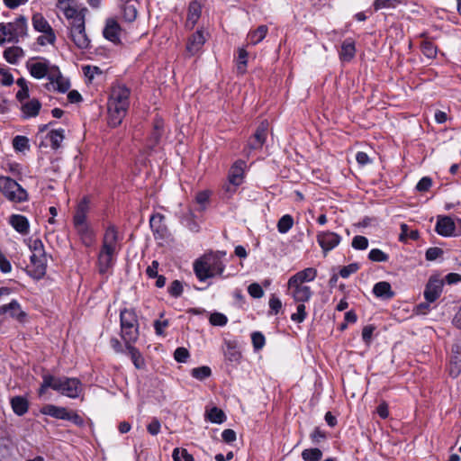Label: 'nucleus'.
<instances>
[{"instance_id":"51","label":"nucleus","mask_w":461,"mask_h":461,"mask_svg":"<svg viewBox=\"0 0 461 461\" xmlns=\"http://www.w3.org/2000/svg\"><path fill=\"white\" fill-rule=\"evenodd\" d=\"M368 258L374 262H385L389 257L379 249H373L369 251Z\"/></svg>"},{"instance_id":"42","label":"nucleus","mask_w":461,"mask_h":461,"mask_svg":"<svg viewBox=\"0 0 461 461\" xmlns=\"http://www.w3.org/2000/svg\"><path fill=\"white\" fill-rule=\"evenodd\" d=\"M207 418L211 422L217 424L222 423L226 419L224 412L217 407H212L207 411Z\"/></svg>"},{"instance_id":"9","label":"nucleus","mask_w":461,"mask_h":461,"mask_svg":"<svg viewBox=\"0 0 461 461\" xmlns=\"http://www.w3.org/2000/svg\"><path fill=\"white\" fill-rule=\"evenodd\" d=\"M28 314L25 312L20 303L13 299L10 303L0 306V325L5 322L7 318L24 323L27 321Z\"/></svg>"},{"instance_id":"47","label":"nucleus","mask_w":461,"mask_h":461,"mask_svg":"<svg viewBox=\"0 0 461 461\" xmlns=\"http://www.w3.org/2000/svg\"><path fill=\"white\" fill-rule=\"evenodd\" d=\"M172 457L174 461H194L193 456L185 448L176 447L173 450Z\"/></svg>"},{"instance_id":"12","label":"nucleus","mask_w":461,"mask_h":461,"mask_svg":"<svg viewBox=\"0 0 461 461\" xmlns=\"http://www.w3.org/2000/svg\"><path fill=\"white\" fill-rule=\"evenodd\" d=\"M267 130H268V122L267 120H265L260 122V124L258 126L253 137L249 140L247 147L245 149V152L247 153V155H249V153L252 150H257L263 147V145L267 140Z\"/></svg>"},{"instance_id":"55","label":"nucleus","mask_w":461,"mask_h":461,"mask_svg":"<svg viewBox=\"0 0 461 461\" xmlns=\"http://www.w3.org/2000/svg\"><path fill=\"white\" fill-rule=\"evenodd\" d=\"M251 340L255 350L263 348L266 343L265 336L259 331L252 333Z\"/></svg>"},{"instance_id":"57","label":"nucleus","mask_w":461,"mask_h":461,"mask_svg":"<svg viewBox=\"0 0 461 461\" xmlns=\"http://www.w3.org/2000/svg\"><path fill=\"white\" fill-rule=\"evenodd\" d=\"M352 247L358 250L366 249L368 247V240L365 236L357 235L352 240Z\"/></svg>"},{"instance_id":"33","label":"nucleus","mask_w":461,"mask_h":461,"mask_svg":"<svg viewBox=\"0 0 461 461\" xmlns=\"http://www.w3.org/2000/svg\"><path fill=\"white\" fill-rule=\"evenodd\" d=\"M267 32L268 28L267 25H260L256 30L250 32L247 37L248 45H257L261 42L267 36Z\"/></svg>"},{"instance_id":"40","label":"nucleus","mask_w":461,"mask_h":461,"mask_svg":"<svg viewBox=\"0 0 461 461\" xmlns=\"http://www.w3.org/2000/svg\"><path fill=\"white\" fill-rule=\"evenodd\" d=\"M163 132V122L161 120H156L154 122L153 131L149 137V148H154L159 141Z\"/></svg>"},{"instance_id":"53","label":"nucleus","mask_w":461,"mask_h":461,"mask_svg":"<svg viewBox=\"0 0 461 461\" xmlns=\"http://www.w3.org/2000/svg\"><path fill=\"white\" fill-rule=\"evenodd\" d=\"M167 291L172 297L177 298L183 294V284L179 280H174L168 286Z\"/></svg>"},{"instance_id":"34","label":"nucleus","mask_w":461,"mask_h":461,"mask_svg":"<svg viewBox=\"0 0 461 461\" xmlns=\"http://www.w3.org/2000/svg\"><path fill=\"white\" fill-rule=\"evenodd\" d=\"M132 344L133 343H125L126 349L128 351V354H129L134 366L137 369H142L145 366L144 358L141 356L139 349L136 348Z\"/></svg>"},{"instance_id":"59","label":"nucleus","mask_w":461,"mask_h":461,"mask_svg":"<svg viewBox=\"0 0 461 461\" xmlns=\"http://www.w3.org/2000/svg\"><path fill=\"white\" fill-rule=\"evenodd\" d=\"M0 83L3 86H9L14 83V77L8 70L0 65Z\"/></svg>"},{"instance_id":"16","label":"nucleus","mask_w":461,"mask_h":461,"mask_svg":"<svg viewBox=\"0 0 461 461\" xmlns=\"http://www.w3.org/2000/svg\"><path fill=\"white\" fill-rule=\"evenodd\" d=\"M317 241L323 252L326 254L340 243L341 237L332 231H320L317 234Z\"/></svg>"},{"instance_id":"10","label":"nucleus","mask_w":461,"mask_h":461,"mask_svg":"<svg viewBox=\"0 0 461 461\" xmlns=\"http://www.w3.org/2000/svg\"><path fill=\"white\" fill-rule=\"evenodd\" d=\"M68 28L69 38L78 49L86 50L90 47L91 41L86 32L85 22L79 19L76 22V24Z\"/></svg>"},{"instance_id":"48","label":"nucleus","mask_w":461,"mask_h":461,"mask_svg":"<svg viewBox=\"0 0 461 461\" xmlns=\"http://www.w3.org/2000/svg\"><path fill=\"white\" fill-rule=\"evenodd\" d=\"M422 53L429 59H434L437 56V47L429 41H423L420 45Z\"/></svg>"},{"instance_id":"63","label":"nucleus","mask_w":461,"mask_h":461,"mask_svg":"<svg viewBox=\"0 0 461 461\" xmlns=\"http://www.w3.org/2000/svg\"><path fill=\"white\" fill-rule=\"evenodd\" d=\"M268 304L271 310V313L276 315L279 313L282 308V302L278 297H276L275 294H272V296L269 299Z\"/></svg>"},{"instance_id":"64","label":"nucleus","mask_w":461,"mask_h":461,"mask_svg":"<svg viewBox=\"0 0 461 461\" xmlns=\"http://www.w3.org/2000/svg\"><path fill=\"white\" fill-rule=\"evenodd\" d=\"M432 185V179L429 176H423L417 184L416 189L419 192H426Z\"/></svg>"},{"instance_id":"13","label":"nucleus","mask_w":461,"mask_h":461,"mask_svg":"<svg viewBox=\"0 0 461 461\" xmlns=\"http://www.w3.org/2000/svg\"><path fill=\"white\" fill-rule=\"evenodd\" d=\"M49 83L45 85L48 90H55L60 93H66L70 87V82L64 77L57 66H53L52 72L50 74Z\"/></svg>"},{"instance_id":"20","label":"nucleus","mask_w":461,"mask_h":461,"mask_svg":"<svg viewBox=\"0 0 461 461\" xmlns=\"http://www.w3.org/2000/svg\"><path fill=\"white\" fill-rule=\"evenodd\" d=\"M121 26L118 22L113 18H109L106 20L105 26L103 31L104 37L115 43L118 44L121 42Z\"/></svg>"},{"instance_id":"29","label":"nucleus","mask_w":461,"mask_h":461,"mask_svg":"<svg viewBox=\"0 0 461 461\" xmlns=\"http://www.w3.org/2000/svg\"><path fill=\"white\" fill-rule=\"evenodd\" d=\"M11 226L21 234H27L29 231V221L27 218L21 214H13L9 218Z\"/></svg>"},{"instance_id":"17","label":"nucleus","mask_w":461,"mask_h":461,"mask_svg":"<svg viewBox=\"0 0 461 461\" xmlns=\"http://www.w3.org/2000/svg\"><path fill=\"white\" fill-rule=\"evenodd\" d=\"M435 230L438 235L443 237L457 236V234L455 233V221L449 216H438Z\"/></svg>"},{"instance_id":"24","label":"nucleus","mask_w":461,"mask_h":461,"mask_svg":"<svg viewBox=\"0 0 461 461\" xmlns=\"http://www.w3.org/2000/svg\"><path fill=\"white\" fill-rule=\"evenodd\" d=\"M205 42V37L202 31H197L192 34L186 44V50L191 54H196L203 46Z\"/></svg>"},{"instance_id":"39","label":"nucleus","mask_w":461,"mask_h":461,"mask_svg":"<svg viewBox=\"0 0 461 461\" xmlns=\"http://www.w3.org/2000/svg\"><path fill=\"white\" fill-rule=\"evenodd\" d=\"M65 131L63 129L52 130L47 134V139L50 141L51 148L58 149L65 138Z\"/></svg>"},{"instance_id":"45","label":"nucleus","mask_w":461,"mask_h":461,"mask_svg":"<svg viewBox=\"0 0 461 461\" xmlns=\"http://www.w3.org/2000/svg\"><path fill=\"white\" fill-rule=\"evenodd\" d=\"M322 452L319 448H307L302 452V458L304 461H320Z\"/></svg>"},{"instance_id":"37","label":"nucleus","mask_w":461,"mask_h":461,"mask_svg":"<svg viewBox=\"0 0 461 461\" xmlns=\"http://www.w3.org/2000/svg\"><path fill=\"white\" fill-rule=\"evenodd\" d=\"M408 0H375L373 7L375 11L381 9L396 8L398 5H406Z\"/></svg>"},{"instance_id":"30","label":"nucleus","mask_w":461,"mask_h":461,"mask_svg":"<svg viewBox=\"0 0 461 461\" xmlns=\"http://www.w3.org/2000/svg\"><path fill=\"white\" fill-rule=\"evenodd\" d=\"M373 293L376 297L383 299H392L394 296L391 285L385 281L376 283L373 287Z\"/></svg>"},{"instance_id":"25","label":"nucleus","mask_w":461,"mask_h":461,"mask_svg":"<svg viewBox=\"0 0 461 461\" xmlns=\"http://www.w3.org/2000/svg\"><path fill=\"white\" fill-rule=\"evenodd\" d=\"M316 276L317 270L314 267H307L292 276L288 281L304 285V283L313 281Z\"/></svg>"},{"instance_id":"54","label":"nucleus","mask_w":461,"mask_h":461,"mask_svg":"<svg viewBox=\"0 0 461 461\" xmlns=\"http://www.w3.org/2000/svg\"><path fill=\"white\" fill-rule=\"evenodd\" d=\"M210 323L213 326H225L228 321V318L221 312H213L210 316Z\"/></svg>"},{"instance_id":"38","label":"nucleus","mask_w":461,"mask_h":461,"mask_svg":"<svg viewBox=\"0 0 461 461\" xmlns=\"http://www.w3.org/2000/svg\"><path fill=\"white\" fill-rule=\"evenodd\" d=\"M356 49L355 44L351 40L343 41L340 50V59L344 61H349L355 56Z\"/></svg>"},{"instance_id":"11","label":"nucleus","mask_w":461,"mask_h":461,"mask_svg":"<svg viewBox=\"0 0 461 461\" xmlns=\"http://www.w3.org/2000/svg\"><path fill=\"white\" fill-rule=\"evenodd\" d=\"M35 62L28 61L26 66L30 71L32 77L36 79H41L45 77L50 78V74L52 72V68L54 65H50V63L42 58H34Z\"/></svg>"},{"instance_id":"5","label":"nucleus","mask_w":461,"mask_h":461,"mask_svg":"<svg viewBox=\"0 0 461 461\" xmlns=\"http://www.w3.org/2000/svg\"><path fill=\"white\" fill-rule=\"evenodd\" d=\"M224 269L225 264L217 254H205L194 263V274L200 281L221 276Z\"/></svg>"},{"instance_id":"1","label":"nucleus","mask_w":461,"mask_h":461,"mask_svg":"<svg viewBox=\"0 0 461 461\" xmlns=\"http://www.w3.org/2000/svg\"><path fill=\"white\" fill-rule=\"evenodd\" d=\"M131 90L124 85L113 86L107 102L108 124L119 126L130 106Z\"/></svg>"},{"instance_id":"6","label":"nucleus","mask_w":461,"mask_h":461,"mask_svg":"<svg viewBox=\"0 0 461 461\" xmlns=\"http://www.w3.org/2000/svg\"><path fill=\"white\" fill-rule=\"evenodd\" d=\"M27 19L20 15L12 23H0V45L6 41L17 43L20 38L27 36Z\"/></svg>"},{"instance_id":"8","label":"nucleus","mask_w":461,"mask_h":461,"mask_svg":"<svg viewBox=\"0 0 461 461\" xmlns=\"http://www.w3.org/2000/svg\"><path fill=\"white\" fill-rule=\"evenodd\" d=\"M1 192L11 202L23 203L28 201L29 194L15 180L9 176H0Z\"/></svg>"},{"instance_id":"22","label":"nucleus","mask_w":461,"mask_h":461,"mask_svg":"<svg viewBox=\"0 0 461 461\" xmlns=\"http://www.w3.org/2000/svg\"><path fill=\"white\" fill-rule=\"evenodd\" d=\"M443 282L437 278H430L424 291V297L429 303L435 302L441 294Z\"/></svg>"},{"instance_id":"43","label":"nucleus","mask_w":461,"mask_h":461,"mask_svg":"<svg viewBox=\"0 0 461 461\" xmlns=\"http://www.w3.org/2000/svg\"><path fill=\"white\" fill-rule=\"evenodd\" d=\"M248 56L249 53L244 48H240L238 50L237 69L241 74L245 73L246 71Z\"/></svg>"},{"instance_id":"61","label":"nucleus","mask_w":461,"mask_h":461,"mask_svg":"<svg viewBox=\"0 0 461 461\" xmlns=\"http://www.w3.org/2000/svg\"><path fill=\"white\" fill-rule=\"evenodd\" d=\"M189 356L188 350L183 347L177 348L174 353V358L178 363H185Z\"/></svg>"},{"instance_id":"3","label":"nucleus","mask_w":461,"mask_h":461,"mask_svg":"<svg viewBox=\"0 0 461 461\" xmlns=\"http://www.w3.org/2000/svg\"><path fill=\"white\" fill-rule=\"evenodd\" d=\"M49 388L72 399L79 397L83 391L82 383L77 378L57 377L50 374H43L42 383L38 391L39 395L42 396Z\"/></svg>"},{"instance_id":"49","label":"nucleus","mask_w":461,"mask_h":461,"mask_svg":"<svg viewBox=\"0 0 461 461\" xmlns=\"http://www.w3.org/2000/svg\"><path fill=\"white\" fill-rule=\"evenodd\" d=\"M14 149L17 151H24L29 149V140L25 136L18 135L13 140Z\"/></svg>"},{"instance_id":"21","label":"nucleus","mask_w":461,"mask_h":461,"mask_svg":"<svg viewBox=\"0 0 461 461\" xmlns=\"http://www.w3.org/2000/svg\"><path fill=\"white\" fill-rule=\"evenodd\" d=\"M58 7L63 10V14L68 21V27L76 24V22L79 19L85 22L84 14L74 7L67 6V0H59Z\"/></svg>"},{"instance_id":"18","label":"nucleus","mask_w":461,"mask_h":461,"mask_svg":"<svg viewBox=\"0 0 461 461\" xmlns=\"http://www.w3.org/2000/svg\"><path fill=\"white\" fill-rule=\"evenodd\" d=\"M31 266L29 273L35 279H41L46 274L47 269V256L41 255L35 258L31 256Z\"/></svg>"},{"instance_id":"44","label":"nucleus","mask_w":461,"mask_h":461,"mask_svg":"<svg viewBox=\"0 0 461 461\" xmlns=\"http://www.w3.org/2000/svg\"><path fill=\"white\" fill-rule=\"evenodd\" d=\"M191 375L194 378H195L199 381H203V380L208 378L209 376H211L212 370L209 366H203L193 368L191 370Z\"/></svg>"},{"instance_id":"50","label":"nucleus","mask_w":461,"mask_h":461,"mask_svg":"<svg viewBox=\"0 0 461 461\" xmlns=\"http://www.w3.org/2000/svg\"><path fill=\"white\" fill-rule=\"evenodd\" d=\"M30 249L32 250V256L35 258H37V256L46 255L43 243L39 239L31 240Z\"/></svg>"},{"instance_id":"14","label":"nucleus","mask_w":461,"mask_h":461,"mask_svg":"<svg viewBox=\"0 0 461 461\" xmlns=\"http://www.w3.org/2000/svg\"><path fill=\"white\" fill-rule=\"evenodd\" d=\"M288 293L298 303L309 302L312 296V291L310 286L298 283L287 282Z\"/></svg>"},{"instance_id":"26","label":"nucleus","mask_w":461,"mask_h":461,"mask_svg":"<svg viewBox=\"0 0 461 461\" xmlns=\"http://www.w3.org/2000/svg\"><path fill=\"white\" fill-rule=\"evenodd\" d=\"M452 356L450 359L449 374L453 377H456L461 373V351L458 345L452 347Z\"/></svg>"},{"instance_id":"31","label":"nucleus","mask_w":461,"mask_h":461,"mask_svg":"<svg viewBox=\"0 0 461 461\" xmlns=\"http://www.w3.org/2000/svg\"><path fill=\"white\" fill-rule=\"evenodd\" d=\"M137 2L129 0L122 6V19L127 23H132L137 18Z\"/></svg>"},{"instance_id":"56","label":"nucleus","mask_w":461,"mask_h":461,"mask_svg":"<svg viewBox=\"0 0 461 461\" xmlns=\"http://www.w3.org/2000/svg\"><path fill=\"white\" fill-rule=\"evenodd\" d=\"M407 238H410L413 240H417L419 238V232L418 230H410L407 224L402 223L401 225V234H400V240H403Z\"/></svg>"},{"instance_id":"60","label":"nucleus","mask_w":461,"mask_h":461,"mask_svg":"<svg viewBox=\"0 0 461 461\" xmlns=\"http://www.w3.org/2000/svg\"><path fill=\"white\" fill-rule=\"evenodd\" d=\"M248 293L251 297L256 299H259L264 295V291L261 285L258 283L250 284L248 287Z\"/></svg>"},{"instance_id":"35","label":"nucleus","mask_w":461,"mask_h":461,"mask_svg":"<svg viewBox=\"0 0 461 461\" xmlns=\"http://www.w3.org/2000/svg\"><path fill=\"white\" fill-rule=\"evenodd\" d=\"M23 56V50L18 46H12L4 50V58L10 64H16Z\"/></svg>"},{"instance_id":"58","label":"nucleus","mask_w":461,"mask_h":461,"mask_svg":"<svg viewBox=\"0 0 461 461\" xmlns=\"http://www.w3.org/2000/svg\"><path fill=\"white\" fill-rule=\"evenodd\" d=\"M82 70L85 77L89 80H93L96 75H101L103 73L100 68L91 65L83 66Z\"/></svg>"},{"instance_id":"28","label":"nucleus","mask_w":461,"mask_h":461,"mask_svg":"<svg viewBox=\"0 0 461 461\" xmlns=\"http://www.w3.org/2000/svg\"><path fill=\"white\" fill-rule=\"evenodd\" d=\"M10 404L13 411L17 416H23L29 410V401L24 396L17 395L12 397Z\"/></svg>"},{"instance_id":"7","label":"nucleus","mask_w":461,"mask_h":461,"mask_svg":"<svg viewBox=\"0 0 461 461\" xmlns=\"http://www.w3.org/2000/svg\"><path fill=\"white\" fill-rule=\"evenodd\" d=\"M121 336L124 343H135L139 338V321L133 309H123L120 313Z\"/></svg>"},{"instance_id":"27","label":"nucleus","mask_w":461,"mask_h":461,"mask_svg":"<svg viewBox=\"0 0 461 461\" xmlns=\"http://www.w3.org/2000/svg\"><path fill=\"white\" fill-rule=\"evenodd\" d=\"M202 14V5L197 1H192L188 6L186 27L193 29Z\"/></svg>"},{"instance_id":"36","label":"nucleus","mask_w":461,"mask_h":461,"mask_svg":"<svg viewBox=\"0 0 461 461\" xmlns=\"http://www.w3.org/2000/svg\"><path fill=\"white\" fill-rule=\"evenodd\" d=\"M41 108V102L37 99H32L23 104L22 111L25 118H30L37 116Z\"/></svg>"},{"instance_id":"4","label":"nucleus","mask_w":461,"mask_h":461,"mask_svg":"<svg viewBox=\"0 0 461 461\" xmlns=\"http://www.w3.org/2000/svg\"><path fill=\"white\" fill-rule=\"evenodd\" d=\"M89 200L84 197L77 204L74 216L73 226L81 242L86 247H91L95 240V232L87 221Z\"/></svg>"},{"instance_id":"2","label":"nucleus","mask_w":461,"mask_h":461,"mask_svg":"<svg viewBox=\"0 0 461 461\" xmlns=\"http://www.w3.org/2000/svg\"><path fill=\"white\" fill-rule=\"evenodd\" d=\"M121 249L120 237L117 228L111 224L104 234L102 247L98 254L99 272L104 274L115 262L117 254Z\"/></svg>"},{"instance_id":"46","label":"nucleus","mask_w":461,"mask_h":461,"mask_svg":"<svg viewBox=\"0 0 461 461\" xmlns=\"http://www.w3.org/2000/svg\"><path fill=\"white\" fill-rule=\"evenodd\" d=\"M16 84L20 87V90L16 94V98L22 102L23 100L29 97L27 81L23 77H21L17 79Z\"/></svg>"},{"instance_id":"19","label":"nucleus","mask_w":461,"mask_h":461,"mask_svg":"<svg viewBox=\"0 0 461 461\" xmlns=\"http://www.w3.org/2000/svg\"><path fill=\"white\" fill-rule=\"evenodd\" d=\"M164 220L165 216L161 213L153 214L149 219V225L156 240H163L167 234Z\"/></svg>"},{"instance_id":"32","label":"nucleus","mask_w":461,"mask_h":461,"mask_svg":"<svg viewBox=\"0 0 461 461\" xmlns=\"http://www.w3.org/2000/svg\"><path fill=\"white\" fill-rule=\"evenodd\" d=\"M68 411L64 407H59L53 404H47L43 406L41 412L44 415H48L59 420H66Z\"/></svg>"},{"instance_id":"62","label":"nucleus","mask_w":461,"mask_h":461,"mask_svg":"<svg viewBox=\"0 0 461 461\" xmlns=\"http://www.w3.org/2000/svg\"><path fill=\"white\" fill-rule=\"evenodd\" d=\"M359 269V264L351 263L348 266L343 267L339 271V276L342 278H348L350 275L356 273Z\"/></svg>"},{"instance_id":"41","label":"nucleus","mask_w":461,"mask_h":461,"mask_svg":"<svg viewBox=\"0 0 461 461\" xmlns=\"http://www.w3.org/2000/svg\"><path fill=\"white\" fill-rule=\"evenodd\" d=\"M294 226V218L290 214L283 215L277 221V230L281 234L287 233Z\"/></svg>"},{"instance_id":"15","label":"nucleus","mask_w":461,"mask_h":461,"mask_svg":"<svg viewBox=\"0 0 461 461\" xmlns=\"http://www.w3.org/2000/svg\"><path fill=\"white\" fill-rule=\"evenodd\" d=\"M32 25L35 31L45 34L49 44H54L56 41L54 31L41 14L37 13L33 14Z\"/></svg>"},{"instance_id":"23","label":"nucleus","mask_w":461,"mask_h":461,"mask_svg":"<svg viewBox=\"0 0 461 461\" xmlns=\"http://www.w3.org/2000/svg\"><path fill=\"white\" fill-rule=\"evenodd\" d=\"M246 164L242 160L236 161L230 168L228 180L234 185H240L243 183L244 168Z\"/></svg>"},{"instance_id":"52","label":"nucleus","mask_w":461,"mask_h":461,"mask_svg":"<svg viewBox=\"0 0 461 461\" xmlns=\"http://www.w3.org/2000/svg\"><path fill=\"white\" fill-rule=\"evenodd\" d=\"M304 303H298L296 312L291 315V320L294 322H303L307 316Z\"/></svg>"}]
</instances>
